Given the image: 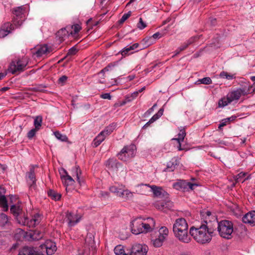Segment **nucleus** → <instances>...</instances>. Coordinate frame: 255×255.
I'll list each match as a JSON object with an SVG mask.
<instances>
[{"instance_id": "nucleus-63", "label": "nucleus", "mask_w": 255, "mask_h": 255, "mask_svg": "<svg viewBox=\"0 0 255 255\" xmlns=\"http://www.w3.org/2000/svg\"><path fill=\"white\" fill-rule=\"evenodd\" d=\"M5 192V189L3 187L0 186V196L4 195Z\"/></svg>"}, {"instance_id": "nucleus-30", "label": "nucleus", "mask_w": 255, "mask_h": 255, "mask_svg": "<svg viewBox=\"0 0 255 255\" xmlns=\"http://www.w3.org/2000/svg\"><path fill=\"white\" fill-rule=\"evenodd\" d=\"M105 135H104L101 132L100 133L94 138L92 144L94 147H97L99 146L102 141H103L105 139Z\"/></svg>"}, {"instance_id": "nucleus-53", "label": "nucleus", "mask_w": 255, "mask_h": 255, "mask_svg": "<svg viewBox=\"0 0 255 255\" xmlns=\"http://www.w3.org/2000/svg\"><path fill=\"white\" fill-rule=\"evenodd\" d=\"M67 79H68L67 76H66L65 75H63L59 78V79L58 80V83L59 84H61L62 85H63L65 83L66 81L67 80Z\"/></svg>"}, {"instance_id": "nucleus-20", "label": "nucleus", "mask_w": 255, "mask_h": 255, "mask_svg": "<svg viewBox=\"0 0 255 255\" xmlns=\"http://www.w3.org/2000/svg\"><path fill=\"white\" fill-rule=\"evenodd\" d=\"M179 163V160L177 157H173L169 162L167 163L166 169L164 170L165 171L172 172L173 171L177 166Z\"/></svg>"}, {"instance_id": "nucleus-9", "label": "nucleus", "mask_w": 255, "mask_h": 255, "mask_svg": "<svg viewBox=\"0 0 255 255\" xmlns=\"http://www.w3.org/2000/svg\"><path fill=\"white\" fill-rule=\"evenodd\" d=\"M250 88L251 87L249 86L248 88L245 86L243 88H239L236 90H234L229 92L227 96L229 97L230 101L232 102L234 101L238 100L242 95H246L250 93Z\"/></svg>"}, {"instance_id": "nucleus-12", "label": "nucleus", "mask_w": 255, "mask_h": 255, "mask_svg": "<svg viewBox=\"0 0 255 255\" xmlns=\"http://www.w3.org/2000/svg\"><path fill=\"white\" fill-rule=\"evenodd\" d=\"M81 216L77 214L67 212L66 215L65 221L68 223V226L72 227L79 223L81 220Z\"/></svg>"}, {"instance_id": "nucleus-33", "label": "nucleus", "mask_w": 255, "mask_h": 255, "mask_svg": "<svg viewBox=\"0 0 255 255\" xmlns=\"http://www.w3.org/2000/svg\"><path fill=\"white\" fill-rule=\"evenodd\" d=\"M158 237L151 240L152 245L155 248H159L162 246L165 239L164 238L157 236Z\"/></svg>"}, {"instance_id": "nucleus-37", "label": "nucleus", "mask_w": 255, "mask_h": 255, "mask_svg": "<svg viewBox=\"0 0 255 255\" xmlns=\"http://www.w3.org/2000/svg\"><path fill=\"white\" fill-rule=\"evenodd\" d=\"M47 194L49 197L55 201L60 200L61 197L60 194L52 189L49 190L47 192Z\"/></svg>"}, {"instance_id": "nucleus-43", "label": "nucleus", "mask_w": 255, "mask_h": 255, "mask_svg": "<svg viewBox=\"0 0 255 255\" xmlns=\"http://www.w3.org/2000/svg\"><path fill=\"white\" fill-rule=\"evenodd\" d=\"M0 205L4 209V211L8 209L7 201L5 195L0 196Z\"/></svg>"}, {"instance_id": "nucleus-23", "label": "nucleus", "mask_w": 255, "mask_h": 255, "mask_svg": "<svg viewBox=\"0 0 255 255\" xmlns=\"http://www.w3.org/2000/svg\"><path fill=\"white\" fill-rule=\"evenodd\" d=\"M139 45L137 43H134L132 45H128L127 47L123 48L121 51L120 53L123 56H126L128 54L133 53L132 50H135L139 47Z\"/></svg>"}, {"instance_id": "nucleus-60", "label": "nucleus", "mask_w": 255, "mask_h": 255, "mask_svg": "<svg viewBox=\"0 0 255 255\" xmlns=\"http://www.w3.org/2000/svg\"><path fill=\"white\" fill-rule=\"evenodd\" d=\"M99 23L98 21H93L92 18H90L87 21V24L89 26H96Z\"/></svg>"}, {"instance_id": "nucleus-64", "label": "nucleus", "mask_w": 255, "mask_h": 255, "mask_svg": "<svg viewBox=\"0 0 255 255\" xmlns=\"http://www.w3.org/2000/svg\"><path fill=\"white\" fill-rule=\"evenodd\" d=\"M216 21H217V19L216 18H211L210 19V23H211V24L212 25V26H215L216 24Z\"/></svg>"}, {"instance_id": "nucleus-5", "label": "nucleus", "mask_w": 255, "mask_h": 255, "mask_svg": "<svg viewBox=\"0 0 255 255\" xmlns=\"http://www.w3.org/2000/svg\"><path fill=\"white\" fill-rule=\"evenodd\" d=\"M28 62V58L26 57L12 60L9 64L7 71L12 74L20 73L25 70Z\"/></svg>"}, {"instance_id": "nucleus-24", "label": "nucleus", "mask_w": 255, "mask_h": 255, "mask_svg": "<svg viewBox=\"0 0 255 255\" xmlns=\"http://www.w3.org/2000/svg\"><path fill=\"white\" fill-rule=\"evenodd\" d=\"M198 38L196 36H193L190 38L188 40L185 42L183 44H182L180 47L178 48V49L176 50L175 55L179 54L181 51L184 50L186 49L189 45H191L195 41H196Z\"/></svg>"}, {"instance_id": "nucleus-3", "label": "nucleus", "mask_w": 255, "mask_h": 255, "mask_svg": "<svg viewBox=\"0 0 255 255\" xmlns=\"http://www.w3.org/2000/svg\"><path fill=\"white\" fill-rule=\"evenodd\" d=\"M188 225L183 218H179L175 220L173 225V232L175 237L180 242L189 243L191 239L188 235Z\"/></svg>"}, {"instance_id": "nucleus-25", "label": "nucleus", "mask_w": 255, "mask_h": 255, "mask_svg": "<svg viewBox=\"0 0 255 255\" xmlns=\"http://www.w3.org/2000/svg\"><path fill=\"white\" fill-rule=\"evenodd\" d=\"M186 136V132L184 128H181L180 130V132L178 134V137L173 138L172 140L177 141L178 145L177 148L178 150H183L184 148L182 147L181 142L183 141L185 136Z\"/></svg>"}, {"instance_id": "nucleus-31", "label": "nucleus", "mask_w": 255, "mask_h": 255, "mask_svg": "<svg viewBox=\"0 0 255 255\" xmlns=\"http://www.w3.org/2000/svg\"><path fill=\"white\" fill-rule=\"evenodd\" d=\"M43 233L40 231L35 230L33 231L30 235V238L35 241H38L43 237Z\"/></svg>"}, {"instance_id": "nucleus-58", "label": "nucleus", "mask_w": 255, "mask_h": 255, "mask_svg": "<svg viewBox=\"0 0 255 255\" xmlns=\"http://www.w3.org/2000/svg\"><path fill=\"white\" fill-rule=\"evenodd\" d=\"M161 116L159 115V113H156L154 116L152 117V118L149 120V123H153L158 120Z\"/></svg>"}, {"instance_id": "nucleus-2", "label": "nucleus", "mask_w": 255, "mask_h": 255, "mask_svg": "<svg viewBox=\"0 0 255 255\" xmlns=\"http://www.w3.org/2000/svg\"><path fill=\"white\" fill-rule=\"evenodd\" d=\"M132 234L138 235L141 233H147L155 230V222L153 218H147L142 219L138 218L132 221L130 225Z\"/></svg>"}, {"instance_id": "nucleus-41", "label": "nucleus", "mask_w": 255, "mask_h": 255, "mask_svg": "<svg viewBox=\"0 0 255 255\" xmlns=\"http://www.w3.org/2000/svg\"><path fill=\"white\" fill-rule=\"evenodd\" d=\"M94 76L97 78V83L100 84L105 83V74L100 73V71L97 74L94 75Z\"/></svg>"}, {"instance_id": "nucleus-7", "label": "nucleus", "mask_w": 255, "mask_h": 255, "mask_svg": "<svg viewBox=\"0 0 255 255\" xmlns=\"http://www.w3.org/2000/svg\"><path fill=\"white\" fill-rule=\"evenodd\" d=\"M136 153V146L131 144L124 147L120 153H118V158L121 160L126 161L128 159L134 156Z\"/></svg>"}, {"instance_id": "nucleus-38", "label": "nucleus", "mask_w": 255, "mask_h": 255, "mask_svg": "<svg viewBox=\"0 0 255 255\" xmlns=\"http://www.w3.org/2000/svg\"><path fill=\"white\" fill-rule=\"evenodd\" d=\"M168 233L169 231L168 228L165 226H163L158 230V233L157 236L164 238V239L165 240L168 235Z\"/></svg>"}, {"instance_id": "nucleus-54", "label": "nucleus", "mask_w": 255, "mask_h": 255, "mask_svg": "<svg viewBox=\"0 0 255 255\" xmlns=\"http://www.w3.org/2000/svg\"><path fill=\"white\" fill-rule=\"evenodd\" d=\"M77 52V49L75 48V46H73L71 47L67 53V55H74L76 54V53Z\"/></svg>"}, {"instance_id": "nucleus-39", "label": "nucleus", "mask_w": 255, "mask_h": 255, "mask_svg": "<svg viewBox=\"0 0 255 255\" xmlns=\"http://www.w3.org/2000/svg\"><path fill=\"white\" fill-rule=\"evenodd\" d=\"M117 64L118 62L109 63L107 66L100 71V73L105 74L106 72L113 70L114 67L117 66Z\"/></svg>"}, {"instance_id": "nucleus-28", "label": "nucleus", "mask_w": 255, "mask_h": 255, "mask_svg": "<svg viewBox=\"0 0 255 255\" xmlns=\"http://www.w3.org/2000/svg\"><path fill=\"white\" fill-rule=\"evenodd\" d=\"M73 176H76L77 180L79 184L81 185L83 183V180L80 179V176L81 174V170L79 166H75L72 169Z\"/></svg>"}, {"instance_id": "nucleus-32", "label": "nucleus", "mask_w": 255, "mask_h": 255, "mask_svg": "<svg viewBox=\"0 0 255 255\" xmlns=\"http://www.w3.org/2000/svg\"><path fill=\"white\" fill-rule=\"evenodd\" d=\"M86 244L93 248L95 246L94 237L92 233H88L85 238Z\"/></svg>"}, {"instance_id": "nucleus-1", "label": "nucleus", "mask_w": 255, "mask_h": 255, "mask_svg": "<svg viewBox=\"0 0 255 255\" xmlns=\"http://www.w3.org/2000/svg\"><path fill=\"white\" fill-rule=\"evenodd\" d=\"M210 221L206 219L203 223L196 227L192 226L189 229V234L194 240L200 244H205L211 242L216 228L211 226Z\"/></svg>"}, {"instance_id": "nucleus-22", "label": "nucleus", "mask_w": 255, "mask_h": 255, "mask_svg": "<svg viewBox=\"0 0 255 255\" xmlns=\"http://www.w3.org/2000/svg\"><path fill=\"white\" fill-rule=\"evenodd\" d=\"M18 255H41L35 249L31 247H24L21 249Z\"/></svg>"}, {"instance_id": "nucleus-59", "label": "nucleus", "mask_w": 255, "mask_h": 255, "mask_svg": "<svg viewBox=\"0 0 255 255\" xmlns=\"http://www.w3.org/2000/svg\"><path fill=\"white\" fill-rule=\"evenodd\" d=\"M164 34V33L163 32H157L153 34L152 36V37L154 39H159L162 37Z\"/></svg>"}, {"instance_id": "nucleus-51", "label": "nucleus", "mask_w": 255, "mask_h": 255, "mask_svg": "<svg viewBox=\"0 0 255 255\" xmlns=\"http://www.w3.org/2000/svg\"><path fill=\"white\" fill-rule=\"evenodd\" d=\"M38 130V129L35 128L29 130L27 134V136L28 138V139H32L35 136L36 133Z\"/></svg>"}, {"instance_id": "nucleus-44", "label": "nucleus", "mask_w": 255, "mask_h": 255, "mask_svg": "<svg viewBox=\"0 0 255 255\" xmlns=\"http://www.w3.org/2000/svg\"><path fill=\"white\" fill-rule=\"evenodd\" d=\"M54 134L58 140L61 141H67L68 140V137L65 134H61L58 131L54 132Z\"/></svg>"}, {"instance_id": "nucleus-55", "label": "nucleus", "mask_w": 255, "mask_h": 255, "mask_svg": "<svg viewBox=\"0 0 255 255\" xmlns=\"http://www.w3.org/2000/svg\"><path fill=\"white\" fill-rule=\"evenodd\" d=\"M161 116L159 115V113H156L154 116L152 117V118L149 120V123H153L158 120Z\"/></svg>"}, {"instance_id": "nucleus-49", "label": "nucleus", "mask_w": 255, "mask_h": 255, "mask_svg": "<svg viewBox=\"0 0 255 255\" xmlns=\"http://www.w3.org/2000/svg\"><path fill=\"white\" fill-rule=\"evenodd\" d=\"M114 252L116 255H122L123 254H125V250L123 249L121 246H117L115 248Z\"/></svg>"}, {"instance_id": "nucleus-19", "label": "nucleus", "mask_w": 255, "mask_h": 255, "mask_svg": "<svg viewBox=\"0 0 255 255\" xmlns=\"http://www.w3.org/2000/svg\"><path fill=\"white\" fill-rule=\"evenodd\" d=\"M52 52V48L47 44L41 45L38 47L35 52L37 57H41L43 55H47Z\"/></svg>"}, {"instance_id": "nucleus-62", "label": "nucleus", "mask_w": 255, "mask_h": 255, "mask_svg": "<svg viewBox=\"0 0 255 255\" xmlns=\"http://www.w3.org/2000/svg\"><path fill=\"white\" fill-rule=\"evenodd\" d=\"M156 106H157L156 104H154L153 106L151 108L149 109L146 111V112L145 113V114L150 115L153 111L154 108L156 107Z\"/></svg>"}, {"instance_id": "nucleus-40", "label": "nucleus", "mask_w": 255, "mask_h": 255, "mask_svg": "<svg viewBox=\"0 0 255 255\" xmlns=\"http://www.w3.org/2000/svg\"><path fill=\"white\" fill-rule=\"evenodd\" d=\"M231 103V102L230 101L229 97L227 96L226 97L222 98L219 100L218 102V107L219 108H223Z\"/></svg>"}, {"instance_id": "nucleus-8", "label": "nucleus", "mask_w": 255, "mask_h": 255, "mask_svg": "<svg viewBox=\"0 0 255 255\" xmlns=\"http://www.w3.org/2000/svg\"><path fill=\"white\" fill-rule=\"evenodd\" d=\"M198 185L195 183H192L187 182L184 180H177V181L173 184V187L179 191L183 192H188L190 190H193L194 187L197 186Z\"/></svg>"}, {"instance_id": "nucleus-17", "label": "nucleus", "mask_w": 255, "mask_h": 255, "mask_svg": "<svg viewBox=\"0 0 255 255\" xmlns=\"http://www.w3.org/2000/svg\"><path fill=\"white\" fill-rule=\"evenodd\" d=\"M14 29L13 24L8 22L4 23L0 29V38H4L9 33H11Z\"/></svg>"}, {"instance_id": "nucleus-18", "label": "nucleus", "mask_w": 255, "mask_h": 255, "mask_svg": "<svg viewBox=\"0 0 255 255\" xmlns=\"http://www.w3.org/2000/svg\"><path fill=\"white\" fill-rule=\"evenodd\" d=\"M106 166L109 170L117 171L118 168L121 167V164L116 159L111 158L106 161Z\"/></svg>"}, {"instance_id": "nucleus-56", "label": "nucleus", "mask_w": 255, "mask_h": 255, "mask_svg": "<svg viewBox=\"0 0 255 255\" xmlns=\"http://www.w3.org/2000/svg\"><path fill=\"white\" fill-rule=\"evenodd\" d=\"M161 116L159 115V113H156L154 116L152 117V118L149 120V123H153L158 120Z\"/></svg>"}, {"instance_id": "nucleus-29", "label": "nucleus", "mask_w": 255, "mask_h": 255, "mask_svg": "<svg viewBox=\"0 0 255 255\" xmlns=\"http://www.w3.org/2000/svg\"><path fill=\"white\" fill-rule=\"evenodd\" d=\"M69 26H67L65 28H63L59 30L57 33V36H59L60 38H63L65 36H68L70 33Z\"/></svg>"}, {"instance_id": "nucleus-14", "label": "nucleus", "mask_w": 255, "mask_h": 255, "mask_svg": "<svg viewBox=\"0 0 255 255\" xmlns=\"http://www.w3.org/2000/svg\"><path fill=\"white\" fill-rule=\"evenodd\" d=\"M42 250H45L48 255H53L57 250L55 243L51 240H47L44 244L40 246Z\"/></svg>"}, {"instance_id": "nucleus-4", "label": "nucleus", "mask_w": 255, "mask_h": 255, "mask_svg": "<svg viewBox=\"0 0 255 255\" xmlns=\"http://www.w3.org/2000/svg\"><path fill=\"white\" fill-rule=\"evenodd\" d=\"M213 228H216L219 235L223 238L229 240L233 237L234 232V224L231 221L221 220L220 222L215 219L213 222Z\"/></svg>"}, {"instance_id": "nucleus-57", "label": "nucleus", "mask_w": 255, "mask_h": 255, "mask_svg": "<svg viewBox=\"0 0 255 255\" xmlns=\"http://www.w3.org/2000/svg\"><path fill=\"white\" fill-rule=\"evenodd\" d=\"M161 116L159 115V113H156L154 116L152 117V118L149 120V123H153L158 120Z\"/></svg>"}, {"instance_id": "nucleus-46", "label": "nucleus", "mask_w": 255, "mask_h": 255, "mask_svg": "<svg viewBox=\"0 0 255 255\" xmlns=\"http://www.w3.org/2000/svg\"><path fill=\"white\" fill-rule=\"evenodd\" d=\"M212 82L211 79L210 77H205L202 79H199L197 83L198 84H203L205 85H209Z\"/></svg>"}, {"instance_id": "nucleus-21", "label": "nucleus", "mask_w": 255, "mask_h": 255, "mask_svg": "<svg viewBox=\"0 0 255 255\" xmlns=\"http://www.w3.org/2000/svg\"><path fill=\"white\" fill-rule=\"evenodd\" d=\"M243 222L246 224L255 225V211L250 212L245 215L242 219Z\"/></svg>"}, {"instance_id": "nucleus-52", "label": "nucleus", "mask_w": 255, "mask_h": 255, "mask_svg": "<svg viewBox=\"0 0 255 255\" xmlns=\"http://www.w3.org/2000/svg\"><path fill=\"white\" fill-rule=\"evenodd\" d=\"M146 26V24L143 22L142 18H140L139 19V22L137 24V27L139 29H143Z\"/></svg>"}, {"instance_id": "nucleus-47", "label": "nucleus", "mask_w": 255, "mask_h": 255, "mask_svg": "<svg viewBox=\"0 0 255 255\" xmlns=\"http://www.w3.org/2000/svg\"><path fill=\"white\" fill-rule=\"evenodd\" d=\"M220 76L221 78H225L227 80H232L235 78L233 75L229 74L227 72L225 71L221 72Z\"/></svg>"}, {"instance_id": "nucleus-45", "label": "nucleus", "mask_w": 255, "mask_h": 255, "mask_svg": "<svg viewBox=\"0 0 255 255\" xmlns=\"http://www.w3.org/2000/svg\"><path fill=\"white\" fill-rule=\"evenodd\" d=\"M8 221V217L4 213H0V226H4Z\"/></svg>"}, {"instance_id": "nucleus-10", "label": "nucleus", "mask_w": 255, "mask_h": 255, "mask_svg": "<svg viewBox=\"0 0 255 255\" xmlns=\"http://www.w3.org/2000/svg\"><path fill=\"white\" fill-rule=\"evenodd\" d=\"M38 167L37 165H30L29 171L26 173V179L30 189H35L36 187V177L35 174V169Z\"/></svg>"}, {"instance_id": "nucleus-50", "label": "nucleus", "mask_w": 255, "mask_h": 255, "mask_svg": "<svg viewBox=\"0 0 255 255\" xmlns=\"http://www.w3.org/2000/svg\"><path fill=\"white\" fill-rule=\"evenodd\" d=\"M131 11H129L128 13L124 14L121 18L118 21L119 24H123L130 15Z\"/></svg>"}, {"instance_id": "nucleus-11", "label": "nucleus", "mask_w": 255, "mask_h": 255, "mask_svg": "<svg viewBox=\"0 0 255 255\" xmlns=\"http://www.w3.org/2000/svg\"><path fill=\"white\" fill-rule=\"evenodd\" d=\"M41 217L40 214H35L31 219L27 217H23L21 220V223L24 226H26L29 228L34 227L38 225L41 221Z\"/></svg>"}, {"instance_id": "nucleus-16", "label": "nucleus", "mask_w": 255, "mask_h": 255, "mask_svg": "<svg viewBox=\"0 0 255 255\" xmlns=\"http://www.w3.org/2000/svg\"><path fill=\"white\" fill-rule=\"evenodd\" d=\"M11 213L15 216L18 221L21 223V220L23 218L22 209L18 204L12 205L10 208Z\"/></svg>"}, {"instance_id": "nucleus-26", "label": "nucleus", "mask_w": 255, "mask_h": 255, "mask_svg": "<svg viewBox=\"0 0 255 255\" xmlns=\"http://www.w3.org/2000/svg\"><path fill=\"white\" fill-rule=\"evenodd\" d=\"M110 191L112 192L116 193V195L119 197L123 196L125 194L127 195H132V193L128 190H123L121 189H119L116 186H112L110 188Z\"/></svg>"}, {"instance_id": "nucleus-61", "label": "nucleus", "mask_w": 255, "mask_h": 255, "mask_svg": "<svg viewBox=\"0 0 255 255\" xmlns=\"http://www.w3.org/2000/svg\"><path fill=\"white\" fill-rule=\"evenodd\" d=\"M100 97L104 99H109L110 100L111 99V96L110 93H104L101 95Z\"/></svg>"}, {"instance_id": "nucleus-35", "label": "nucleus", "mask_w": 255, "mask_h": 255, "mask_svg": "<svg viewBox=\"0 0 255 255\" xmlns=\"http://www.w3.org/2000/svg\"><path fill=\"white\" fill-rule=\"evenodd\" d=\"M116 124L113 123L110 125L109 126L107 127L106 128L102 131L101 132L103 133L104 135H105V137L107 135L110 134L116 128Z\"/></svg>"}, {"instance_id": "nucleus-13", "label": "nucleus", "mask_w": 255, "mask_h": 255, "mask_svg": "<svg viewBox=\"0 0 255 255\" xmlns=\"http://www.w3.org/2000/svg\"><path fill=\"white\" fill-rule=\"evenodd\" d=\"M148 247L147 246L135 244L131 248L130 255H146Z\"/></svg>"}, {"instance_id": "nucleus-34", "label": "nucleus", "mask_w": 255, "mask_h": 255, "mask_svg": "<svg viewBox=\"0 0 255 255\" xmlns=\"http://www.w3.org/2000/svg\"><path fill=\"white\" fill-rule=\"evenodd\" d=\"M70 28V33L73 36H74L75 35L77 34L80 30L81 29L82 27L80 25L78 24H75L72 25L71 26L69 25Z\"/></svg>"}, {"instance_id": "nucleus-15", "label": "nucleus", "mask_w": 255, "mask_h": 255, "mask_svg": "<svg viewBox=\"0 0 255 255\" xmlns=\"http://www.w3.org/2000/svg\"><path fill=\"white\" fill-rule=\"evenodd\" d=\"M146 186L150 188L151 191L153 192L154 196L158 197H164L167 193L161 187L156 185H150L148 184H140L138 186Z\"/></svg>"}, {"instance_id": "nucleus-6", "label": "nucleus", "mask_w": 255, "mask_h": 255, "mask_svg": "<svg viewBox=\"0 0 255 255\" xmlns=\"http://www.w3.org/2000/svg\"><path fill=\"white\" fill-rule=\"evenodd\" d=\"M12 12L14 15L12 20L13 24L18 27L22 25L25 19L26 7L24 5L14 7Z\"/></svg>"}, {"instance_id": "nucleus-48", "label": "nucleus", "mask_w": 255, "mask_h": 255, "mask_svg": "<svg viewBox=\"0 0 255 255\" xmlns=\"http://www.w3.org/2000/svg\"><path fill=\"white\" fill-rule=\"evenodd\" d=\"M246 175L247 173L246 172H241L236 176V180H237V182L242 181V182H243L245 180H248V179H249V176H248L244 180L242 181V179L243 178H244Z\"/></svg>"}, {"instance_id": "nucleus-27", "label": "nucleus", "mask_w": 255, "mask_h": 255, "mask_svg": "<svg viewBox=\"0 0 255 255\" xmlns=\"http://www.w3.org/2000/svg\"><path fill=\"white\" fill-rule=\"evenodd\" d=\"M62 171L65 175H61V178L62 180V182L67 185H72L74 184L75 182L74 180L72 178L71 176L68 174L67 172L64 169H62Z\"/></svg>"}, {"instance_id": "nucleus-42", "label": "nucleus", "mask_w": 255, "mask_h": 255, "mask_svg": "<svg viewBox=\"0 0 255 255\" xmlns=\"http://www.w3.org/2000/svg\"><path fill=\"white\" fill-rule=\"evenodd\" d=\"M42 122V118L41 116H38L35 118L34 120V126L35 128L39 130L40 127H41Z\"/></svg>"}, {"instance_id": "nucleus-36", "label": "nucleus", "mask_w": 255, "mask_h": 255, "mask_svg": "<svg viewBox=\"0 0 255 255\" xmlns=\"http://www.w3.org/2000/svg\"><path fill=\"white\" fill-rule=\"evenodd\" d=\"M237 118V116L234 115L232 116L229 118H227L222 120V122L219 125L218 128L219 129H221V128L226 125H227V123H229L230 122H233L236 120Z\"/></svg>"}]
</instances>
